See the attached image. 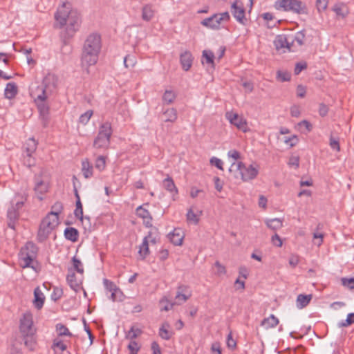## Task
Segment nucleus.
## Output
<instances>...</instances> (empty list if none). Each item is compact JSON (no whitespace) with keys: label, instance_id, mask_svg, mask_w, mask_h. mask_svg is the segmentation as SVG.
I'll return each instance as SVG.
<instances>
[{"label":"nucleus","instance_id":"obj_32","mask_svg":"<svg viewBox=\"0 0 354 354\" xmlns=\"http://www.w3.org/2000/svg\"><path fill=\"white\" fill-rule=\"evenodd\" d=\"M274 44L277 49L286 47L290 50V44L288 42L287 38L284 35H279L274 41Z\"/></svg>","mask_w":354,"mask_h":354},{"label":"nucleus","instance_id":"obj_59","mask_svg":"<svg viewBox=\"0 0 354 354\" xmlns=\"http://www.w3.org/2000/svg\"><path fill=\"white\" fill-rule=\"evenodd\" d=\"M215 267L216 268V274L218 276L225 274L226 273V268L224 266L220 263L219 261H216L214 263Z\"/></svg>","mask_w":354,"mask_h":354},{"label":"nucleus","instance_id":"obj_21","mask_svg":"<svg viewBox=\"0 0 354 354\" xmlns=\"http://www.w3.org/2000/svg\"><path fill=\"white\" fill-rule=\"evenodd\" d=\"M159 336L165 340H169L174 335V332L170 330V325L167 322L162 324L158 331Z\"/></svg>","mask_w":354,"mask_h":354},{"label":"nucleus","instance_id":"obj_1","mask_svg":"<svg viewBox=\"0 0 354 354\" xmlns=\"http://www.w3.org/2000/svg\"><path fill=\"white\" fill-rule=\"evenodd\" d=\"M57 84V78L55 75L48 74L43 79L40 86L32 88L30 95L36 101L44 102L55 90ZM38 109L42 120L44 127H46L48 122V107L44 103L38 105Z\"/></svg>","mask_w":354,"mask_h":354},{"label":"nucleus","instance_id":"obj_10","mask_svg":"<svg viewBox=\"0 0 354 354\" xmlns=\"http://www.w3.org/2000/svg\"><path fill=\"white\" fill-rule=\"evenodd\" d=\"M83 48L100 52L101 49L100 35L97 33L89 35L84 41Z\"/></svg>","mask_w":354,"mask_h":354},{"label":"nucleus","instance_id":"obj_2","mask_svg":"<svg viewBox=\"0 0 354 354\" xmlns=\"http://www.w3.org/2000/svg\"><path fill=\"white\" fill-rule=\"evenodd\" d=\"M55 19L59 28L66 26L65 32L67 38L73 37L81 24L80 14L77 10L72 9L71 5L67 3H64L57 8Z\"/></svg>","mask_w":354,"mask_h":354},{"label":"nucleus","instance_id":"obj_24","mask_svg":"<svg viewBox=\"0 0 354 354\" xmlns=\"http://www.w3.org/2000/svg\"><path fill=\"white\" fill-rule=\"evenodd\" d=\"M188 287L186 286H180L178 288V291L176 295V299L178 301H181L182 302H185L187 299L191 297V293L187 292Z\"/></svg>","mask_w":354,"mask_h":354},{"label":"nucleus","instance_id":"obj_33","mask_svg":"<svg viewBox=\"0 0 354 354\" xmlns=\"http://www.w3.org/2000/svg\"><path fill=\"white\" fill-rule=\"evenodd\" d=\"M151 234H149V236H145L143 239L142 243L140 246L139 254L142 257V259H145L146 257L149 254V237H150Z\"/></svg>","mask_w":354,"mask_h":354},{"label":"nucleus","instance_id":"obj_27","mask_svg":"<svg viewBox=\"0 0 354 354\" xmlns=\"http://www.w3.org/2000/svg\"><path fill=\"white\" fill-rule=\"evenodd\" d=\"M24 147L27 157L30 159L37 149V142L34 138H29Z\"/></svg>","mask_w":354,"mask_h":354},{"label":"nucleus","instance_id":"obj_37","mask_svg":"<svg viewBox=\"0 0 354 354\" xmlns=\"http://www.w3.org/2000/svg\"><path fill=\"white\" fill-rule=\"evenodd\" d=\"M164 115L165 122H174L177 119V111L174 108L168 109L164 112Z\"/></svg>","mask_w":354,"mask_h":354},{"label":"nucleus","instance_id":"obj_44","mask_svg":"<svg viewBox=\"0 0 354 354\" xmlns=\"http://www.w3.org/2000/svg\"><path fill=\"white\" fill-rule=\"evenodd\" d=\"M72 263L73 270H76L78 273L82 274L84 273V268L81 261L75 256L72 258Z\"/></svg>","mask_w":354,"mask_h":354},{"label":"nucleus","instance_id":"obj_43","mask_svg":"<svg viewBox=\"0 0 354 354\" xmlns=\"http://www.w3.org/2000/svg\"><path fill=\"white\" fill-rule=\"evenodd\" d=\"M176 97V95L174 91L166 90L162 96V100L166 104H171L174 101Z\"/></svg>","mask_w":354,"mask_h":354},{"label":"nucleus","instance_id":"obj_22","mask_svg":"<svg viewBox=\"0 0 354 354\" xmlns=\"http://www.w3.org/2000/svg\"><path fill=\"white\" fill-rule=\"evenodd\" d=\"M45 297L39 287H37L34 290V305L36 308L41 309L44 303Z\"/></svg>","mask_w":354,"mask_h":354},{"label":"nucleus","instance_id":"obj_14","mask_svg":"<svg viewBox=\"0 0 354 354\" xmlns=\"http://www.w3.org/2000/svg\"><path fill=\"white\" fill-rule=\"evenodd\" d=\"M66 280L71 288L75 292H77L82 288L81 281L77 279L75 273L71 268L68 269V274L66 277Z\"/></svg>","mask_w":354,"mask_h":354},{"label":"nucleus","instance_id":"obj_58","mask_svg":"<svg viewBox=\"0 0 354 354\" xmlns=\"http://www.w3.org/2000/svg\"><path fill=\"white\" fill-rule=\"evenodd\" d=\"M103 283H104V287L106 288V289L111 292H113V290H115L118 288V287L113 282H112L106 279H104Z\"/></svg>","mask_w":354,"mask_h":354},{"label":"nucleus","instance_id":"obj_8","mask_svg":"<svg viewBox=\"0 0 354 354\" xmlns=\"http://www.w3.org/2000/svg\"><path fill=\"white\" fill-rule=\"evenodd\" d=\"M19 330L22 336L35 335L36 329L33 326L32 316L30 313H26L20 319Z\"/></svg>","mask_w":354,"mask_h":354},{"label":"nucleus","instance_id":"obj_53","mask_svg":"<svg viewBox=\"0 0 354 354\" xmlns=\"http://www.w3.org/2000/svg\"><path fill=\"white\" fill-rule=\"evenodd\" d=\"M305 33L304 30H301L295 34L292 42L296 41L299 46H302L304 43Z\"/></svg>","mask_w":354,"mask_h":354},{"label":"nucleus","instance_id":"obj_46","mask_svg":"<svg viewBox=\"0 0 354 354\" xmlns=\"http://www.w3.org/2000/svg\"><path fill=\"white\" fill-rule=\"evenodd\" d=\"M160 310L168 311L172 308L174 303H170L166 297H163L160 300Z\"/></svg>","mask_w":354,"mask_h":354},{"label":"nucleus","instance_id":"obj_60","mask_svg":"<svg viewBox=\"0 0 354 354\" xmlns=\"http://www.w3.org/2000/svg\"><path fill=\"white\" fill-rule=\"evenodd\" d=\"M307 68V64L306 62H297L295 67V74L299 75L304 69Z\"/></svg>","mask_w":354,"mask_h":354},{"label":"nucleus","instance_id":"obj_34","mask_svg":"<svg viewBox=\"0 0 354 354\" xmlns=\"http://www.w3.org/2000/svg\"><path fill=\"white\" fill-rule=\"evenodd\" d=\"M202 211H198L197 213L194 212L192 208H189L186 214L187 220L196 225L199 222V216L202 214Z\"/></svg>","mask_w":354,"mask_h":354},{"label":"nucleus","instance_id":"obj_13","mask_svg":"<svg viewBox=\"0 0 354 354\" xmlns=\"http://www.w3.org/2000/svg\"><path fill=\"white\" fill-rule=\"evenodd\" d=\"M225 116L230 122L236 126L239 129L242 130L243 132L247 131V122L245 120L240 117L237 113L227 112Z\"/></svg>","mask_w":354,"mask_h":354},{"label":"nucleus","instance_id":"obj_7","mask_svg":"<svg viewBox=\"0 0 354 354\" xmlns=\"http://www.w3.org/2000/svg\"><path fill=\"white\" fill-rule=\"evenodd\" d=\"M239 171L241 178L243 181H248L254 179L259 174L258 166L254 167L253 165H245L242 162H233L229 169L230 172L233 171Z\"/></svg>","mask_w":354,"mask_h":354},{"label":"nucleus","instance_id":"obj_18","mask_svg":"<svg viewBox=\"0 0 354 354\" xmlns=\"http://www.w3.org/2000/svg\"><path fill=\"white\" fill-rule=\"evenodd\" d=\"M221 23V21L219 19V16L217 14H214L210 17L203 19L201 24L213 29H218Z\"/></svg>","mask_w":354,"mask_h":354},{"label":"nucleus","instance_id":"obj_28","mask_svg":"<svg viewBox=\"0 0 354 354\" xmlns=\"http://www.w3.org/2000/svg\"><path fill=\"white\" fill-rule=\"evenodd\" d=\"M17 94V86L15 83L10 82L6 84L4 95L8 99H12Z\"/></svg>","mask_w":354,"mask_h":354},{"label":"nucleus","instance_id":"obj_4","mask_svg":"<svg viewBox=\"0 0 354 354\" xmlns=\"http://www.w3.org/2000/svg\"><path fill=\"white\" fill-rule=\"evenodd\" d=\"M59 225V217L55 214L48 213L41 221L37 232V240L43 242Z\"/></svg>","mask_w":354,"mask_h":354},{"label":"nucleus","instance_id":"obj_29","mask_svg":"<svg viewBox=\"0 0 354 354\" xmlns=\"http://www.w3.org/2000/svg\"><path fill=\"white\" fill-rule=\"evenodd\" d=\"M64 236L67 240L76 242L79 237V232L75 227H66L64 230Z\"/></svg>","mask_w":354,"mask_h":354},{"label":"nucleus","instance_id":"obj_15","mask_svg":"<svg viewBox=\"0 0 354 354\" xmlns=\"http://www.w3.org/2000/svg\"><path fill=\"white\" fill-rule=\"evenodd\" d=\"M19 218V212L16 210L14 207L10 206L7 211L8 226V227L15 230V225Z\"/></svg>","mask_w":354,"mask_h":354},{"label":"nucleus","instance_id":"obj_47","mask_svg":"<svg viewBox=\"0 0 354 354\" xmlns=\"http://www.w3.org/2000/svg\"><path fill=\"white\" fill-rule=\"evenodd\" d=\"M110 298L113 301H121L123 299V293L120 290V289L118 288L117 289L113 290V291L111 292Z\"/></svg>","mask_w":354,"mask_h":354},{"label":"nucleus","instance_id":"obj_41","mask_svg":"<svg viewBox=\"0 0 354 354\" xmlns=\"http://www.w3.org/2000/svg\"><path fill=\"white\" fill-rule=\"evenodd\" d=\"M56 331L57 332L59 336H72V334L69 331L68 328L61 323L56 324Z\"/></svg>","mask_w":354,"mask_h":354},{"label":"nucleus","instance_id":"obj_23","mask_svg":"<svg viewBox=\"0 0 354 354\" xmlns=\"http://www.w3.org/2000/svg\"><path fill=\"white\" fill-rule=\"evenodd\" d=\"M203 59H202V64H208L210 66L212 69H214L215 65H214V55L212 50H204L203 51Z\"/></svg>","mask_w":354,"mask_h":354},{"label":"nucleus","instance_id":"obj_54","mask_svg":"<svg viewBox=\"0 0 354 354\" xmlns=\"http://www.w3.org/2000/svg\"><path fill=\"white\" fill-rule=\"evenodd\" d=\"M63 209V205L61 202H56L52 206V210L50 213L55 214L57 216L59 217V214L62 212Z\"/></svg>","mask_w":354,"mask_h":354},{"label":"nucleus","instance_id":"obj_6","mask_svg":"<svg viewBox=\"0 0 354 354\" xmlns=\"http://www.w3.org/2000/svg\"><path fill=\"white\" fill-rule=\"evenodd\" d=\"M277 10L291 11L297 14H307L308 9L305 3L299 0H279L274 3Z\"/></svg>","mask_w":354,"mask_h":354},{"label":"nucleus","instance_id":"obj_61","mask_svg":"<svg viewBox=\"0 0 354 354\" xmlns=\"http://www.w3.org/2000/svg\"><path fill=\"white\" fill-rule=\"evenodd\" d=\"M210 163L212 165H214L215 167H216L218 169L223 170V161L221 159H219L216 157H212L210 159Z\"/></svg>","mask_w":354,"mask_h":354},{"label":"nucleus","instance_id":"obj_48","mask_svg":"<svg viewBox=\"0 0 354 354\" xmlns=\"http://www.w3.org/2000/svg\"><path fill=\"white\" fill-rule=\"evenodd\" d=\"M136 63V58L133 55H127L124 58V64L126 68H132Z\"/></svg>","mask_w":354,"mask_h":354},{"label":"nucleus","instance_id":"obj_45","mask_svg":"<svg viewBox=\"0 0 354 354\" xmlns=\"http://www.w3.org/2000/svg\"><path fill=\"white\" fill-rule=\"evenodd\" d=\"M142 333V330L138 328H135L134 326H132L130 330H129L127 337L130 339H134L138 336L141 335Z\"/></svg>","mask_w":354,"mask_h":354},{"label":"nucleus","instance_id":"obj_52","mask_svg":"<svg viewBox=\"0 0 354 354\" xmlns=\"http://www.w3.org/2000/svg\"><path fill=\"white\" fill-rule=\"evenodd\" d=\"M52 348L56 351L58 348L61 351H64L66 349V345L60 339H55L53 343Z\"/></svg>","mask_w":354,"mask_h":354},{"label":"nucleus","instance_id":"obj_20","mask_svg":"<svg viewBox=\"0 0 354 354\" xmlns=\"http://www.w3.org/2000/svg\"><path fill=\"white\" fill-rule=\"evenodd\" d=\"M28 195L26 194H17L10 203V206L19 211L23 207L25 202L27 201Z\"/></svg>","mask_w":354,"mask_h":354},{"label":"nucleus","instance_id":"obj_55","mask_svg":"<svg viewBox=\"0 0 354 354\" xmlns=\"http://www.w3.org/2000/svg\"><path fill=\"white\" fill-rule=\"evenodd\" d=\"M342 283L343 286L348 287L351 290H354V277L342 278Z\"/></svg>","mask_w":354,"mask_h":354},{"label":"nucleus","instance_id":"obj_25","mask_svg":"<svg viewBox=\"0 0 354 354\" xmlns=\"http://www.w3.org/2000/svg\"><path fill=\"white\" fill-rule=\"evenodd\" d=\"M333 10L337 16L342 18L346 17L349 12L347 6L343 3L335 4L333 7Z\"/></svg>","mask_w":354,"mask_h":354},{"label":"nucleus","instance_id":"obj_64","mask_svg":"<svg viewBox=\"0 0 354 354\" xmlns=\"http://www.w3.org/2000/svg\"><path fill=\"white\" fill-rule=\"evenodd\" d=\"M328 113V107L322 103L319 104V114L322 116V117H324L326 116Z\"/></svg>","mask_w":354,"mask_h":354},{"label":"nucleus","instance_id":"obj_39","mask_svg":"<svg viewBox=\"0 0 354 354\" xmlns=\"http://www.w3.org/2000/svg\"><path fill=\"white\" fill-rule=\"evenodd\" d=\"M266 223L268 227L273 230L280 229L283 226L282 221L279 218H272L267 220L266 221Z\"/></svg>","mask_w":354,"mask_h":354},{"label":"nucleus","instance_id":"obj_5","mask_svg":"<svg viewBox=\"0 0 354 354\" xmlns=\"http://www.w3.org/2000/svg\"><path fill=\"white\" fill-rule=\"evenodd\" d=\"M113 133L111 124L106 122L100 126L98 133L93 141V147L96 149H107L110 145L111 136Z\"/></svg>","mask_w":354,"mask_h":354},{"label":"nucleus","instance_id":"obj_63","mask_svg":"<svg viewBox=\"0 0 354 354\" xmlns=\"http://www.w3.org/2000/svg\"><path fill=\"white\" fill-rule=\"evenodd\" d=\"M299 261V256L295 255V254H292L290 257L289 260H288V263H289L290 266H292V268H295L298 265Z\"/></svg>","mask_w":354,"mask_h":354},{"label":"nucleus","instance_id":"obj_62","mask_svg":"<svg viewBox=\"0 0 354 354\" xmlns=\"http://www.w3.org/2000/svg\"><path fill=\"white\" fill-rule=\"evenodd\" d=\"M128 348L129 349L131 354H137L140 347L136 341H131L128 345Z\"/></svg>","mask_w":354,"mask_h":354},{"label":"nucleus","instance_id":"obj_50","mask_svg":"<svg viewBox=\"0 0 354 354\" xmlns=\"http://www.w3.org/2000/svg\"><path fill=\"white\" fill-rule=\"evenodd\" d=\"M74 214L75 217L79 218L80 221L83 220V208L81 201H76V208L74 211Z\"/></svg>","mask_w":354,"mask_h":354},{"label":"nucleus","instance_id":"obj_26","mask_svg":"<svg viewBox=\"0 0 354 354\" xmlns=\"http://www.w3.org/2000/svg\"><path fill=\"white\" fill-rule=\"evenodd\" d=\"M170 241L175 245H180L183 243V236L180 230H174L168 234Z\"/></svg>","mask_w":354,"mask_h":354},{"label":"nucleus","instance_id":"obj_19","mask_svg":"<svg viewBox=\"0 0 354 354\" xmlns=\"http://www.w3.org/2000/svg\"><path fill=\"white\" fill-rule=\"evenodd\" d=\"M136 214L138 216L144 219V223L147 227H149L152 225V217L149 212L147 209L143 208L142 206H139L136 209Z\"/></svg>","mask_w":354,"mask_h":354},{"label":"nucleus","instance_id":"obj_30","mask_svg":"<svg viewBox=\"0 0 354 354\" xmlns=\"http://www.w3.org/2000/svg\"><path fill=\"white\" fill-rule=\"evenodd\" d=\"M279 324V319L274 315H270V317L265 318L261 322V326L266 329H269L275 327Z\"/></svg>","mask_w":354,"mask_h":354},{"label":"nucleus","instance_id":"obj_12","mask_svg":"<svg viewBox=\"0 0 354 354\" xmlns=\"http://www.w3.org/2000/svg\"><path fill=\"white\" fill-rule=\"evenodd\" d=\"M35 187L34 190L37 194L43 195L48 189V183L46 179L43 177L42 172L35 176Z\"/></svg>","mask_w":354,"mask_h":354},{"label":"nucleus","instance_id":"obj_56","mask_svg":"<svg viewBox=\"0 0 354 354\" xmlns=\"http://www.w3.org/2000/svg\"><path fill=\"white\" fill-rule=\"evenodd\" d=\"M62 295H63L62 289L55 287V288H54L53 293L51 295V299L54 301H57L62 297Z\"/></svg>","mask_w":354,"mask_h":354},{"label":"nucleus","instance_id":"obj_17","mask_svg":"<svg viewBox=\"0 0 354 354\" xmlns=\"http://www.w3.org/2000/svg\"><path fill=\"white\" fill-rule=\"evenodd\" d=\"M155 9L151 4H145L141 10V17L145 21H150L155 15Z\"/></svg>","mask_w":354,"mask_h":354},{"label":"nucleus","instance_id":"obj_40","mask_svg":"<svg viewBox=\"0 0 354 354\" xmlns=\"http://www.w3.org/2000/svg\"><path fill=\"white\" fill-rule=\"evenodd\" d=\"M276 78L279 82H288L291 79V74L288 71L279 70L277 72Z\"/></svg>","mask_w":354,"mask_h":354},{"label":"nucleus","instance_id":"obj_3","mask_svg":"<svg viewBox=\"0 0 354 354\" xmlns=\"http://www.w3.org/2000/svg\"><path fill=\"white\" fill-rule=\"evenodd\" d=\"M38 248L32 242H28L19 252V261L22 268H31L36 270L35 259L37 257Z\"/></svg>","mask_w":354,"mask_h":354},{"label":"nucleus","instance_id":"obj_38","mask_svg":"<svg viewBox=\"0 0 354 354\" xmlns=\"http://www.w3.org/2000/svg\"><path fill=\"white\" fill-rule=\"evenodd\" d=\"M82 173L86 178H88L93 175V167L90 165L88 160L82 161Z\"/></svg>","mask_w":354,"mask_h":354},{"label":"nucleus","instance_id":"obj_11","mask_svg":"<svg viewBox=\"0 0 354 354\" xmlns=\"http://www.w3.org/2000/svg\"><path fill=\"white\" fill-rule=\"evenodd\" d=\"M99 51L89 50L83 48L82 54V64L83 66H92L97 63L98 59Z\"/></svg>","mask_w":354,"mask_h":354},{"label":"nucleus","instance_id":"obj_42","mask_svg":"<svg viewBox=\"0 0 354 354\" xmlns=\"http://www.w3.org/2000/svg\"><path fill=\"white\" fill-rule=\"evenodd\" d=\"M354 324V313H351L347 315L345 320H343L337 324L339 328L348 327Z\"/></svg>","mask_w":354,"mask_h":354},{"label":"nucleus","instance_id":"obj_35","mask_svg":"<svg viewBox=\"0 0 354 354\" xmlns=\"http://www.w3.org/2000/svg\"><path fill=\"white\" fill-rule=\"evenodd\" d=\"M22 337L26 346L30 351H34L36 346V339L35 335H27Z\"/></svg>","mask_w":354,"mask_h":354},{"label":"nucleus","instance_id":"obj_31","mask_svg":"<svg viewBox=\"0 0 354 354\" xmlns=\"http://www.w3.org/2000/svg\"><path fill=\"white\" fill-rule=\"evenodd\" d=\"M312 299L311 295H302L300 294L297 298V307L299 308H303L308 306Z\"/></svg>","mask_w":354,"mask_h":354},{"label":"nucleus","instance_id":"obj_9","mask_svg":"<svg viewBox=\"0 0 354 354\" xmlns=\"http://www.w3.org/2000/svg\"><path fill=\"white\" fill-rule=\"evenodd\" d=\"M230 11L233 17L239 24L242 25L247 24L248 20L245 16V9L240 0H234L231 5Z\"/></svg>","mask_w":354,"mask_h":354},{"label":"nucleus","instance_id":"obj_51","mask_svg":"<svg viewBox=\"0 0 354 354\" xmlns=\"http://www.w3.org/2000/svg\"><path fill=\"white\" fill-rule=\"evenodd\" d=\"M106 166L105 158L103 156H100L97 158L95 163V167L99 171H102Z\"/></svg>","mask_w":354,"mask_h":354},{"label":"nucleus","instance_id":"obj_36","mask_svg":"<svg viewBox=\"0 0 354 354\" xmlns=\"http://www.w3.org/2000/svg\"><path fill=\"white\" fill-rule=\"evenodd\" d=\"M163 187L169 192L177 194L178 189L171 177H167L163 180Z\"/></svg>","mask_w":354,"mask_h":354},{"label":"nucleus","instance_id":"obj_16","mask_svg":"<svg viewBox=\"0 0 354 354\" xmlns=\"http://www.w3.org/2000/svg\"><path fill=\"white\" fill-rule=\"evenodd\" d=\"M193 56L189 51H185L180 55V62L184 71H188L192 66Z\"/></svg>","mask_w":354,"mask_h":354},{"label":"nucleus","instance_id":"obj_49","mask_svg":"<svg viewBox=\"0 0 354 354\" xmlns=\"http://www.w3.org/2000/svg\"><path fill=\"white\" fill-rule=\"evenodd\" d=\"M92 115H93V111L88 110L87 111H86L84 113L82 114L80 116L79 122L82 123L84 125L86 124L88 122V121L90 120Z\"/></svg>","mask_w":354,"mask_h":354},{"label":"nucleus","instance_id":"obj_57","mask_svg":"<svg viewBox=\"0 0 354 354\" xmlns=\"http://www.w3.org/2000/svg\"><path fill=\"white\" fill-rule=\"evenodd\" d=\"M329 145L333 149L336 150L337 151H339L340 147L339 140L337 138H335L331 136L330 137Z\"/></svg>","mask_w":354,"mask_h":354}]
</instances>
